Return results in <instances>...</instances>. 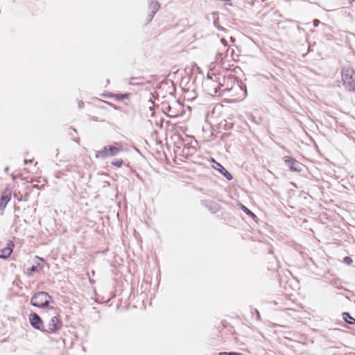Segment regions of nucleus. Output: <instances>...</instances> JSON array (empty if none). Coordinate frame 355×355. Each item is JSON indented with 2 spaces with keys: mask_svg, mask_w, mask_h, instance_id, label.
Returning a JSON list of instances; mask_svg holds the SVG:
<instances>
[{
  "mask_svg": "<svg viewBox=\"0 0 355 355\" xmlns=\"http://www.w3.org/2000/svg\"><path fill=\"white\" fill-rule=\"evenodd\" d=\"M350 2L355 1V0H349Z\"/></svg>",
  "mask_w": 355,
  "mask_h": 355,
  "instance_id": "24",
  "label": "nucleus"
},
{
  "mask_svg": "<svg viewBox=\"0 0 355 355\" xmlns=\"http://www.w3.org/2000/svg\"><path fill=\"white\" fill-rule=\"evenodd\" d=\"M83 105H84V103L83 101H79L78 106L80 108L83 107Z\"/></svg>",
  "mask_w": 355,
  "mask_h": 355,
  "instance_id": "20",
  "label": "nucleus"
},
{
  "mask_svg": "<svg viewBox=\"0 0 355 355\" xmlns=\"http://www.w3.org/2000/svg\"><path fill=\"white\" fill-rule=\"evenodd\" d=\"M219 355H242V354L238 353V352H220Z\"/></svg>",
  "mask_w": 355,
  "mask_h": 355,
  "instance_id": "14",
  "label": "nucleus"
},
{
  "mask_svg": "<svg viewBox=\"0 0 355 355\" xmlns=\"http://www.w3.org/2000/svg\"><path fill=\"white\" fill-rule=\"evenodd\" d=\"M29 320L34 328L42 330L43 322L37 313H31L29 316Z\"/></svg>",
  "mask_w": 355,
  "mask_h": 355,
  "instance_id": "4",
  "label": "nucleus"
},
{
  "mask_svg": "<svg viewBox=\"0 0 355 355\" xmlns=\"http://www.w3.org/2000/svg\"><path fill=\"white\" fill-rule=\"evenodd\" d=\"M122 148L120 146H107L101 150L96 151V157L105 159L109 156H114L122 151Z\"/></svg>",
  "mask_w": 355,
  "mask_h": 355,
  "instance_id": "3",
  "label": "nucleus"
},
{
  "mask_svg": "<svg viewBox=\"0 0 355 355\" xmlns=\"http://www.w3.org/2000/svg\"><path fill=\"white\" fill-rule=\"evenodd\" d=\"M32 162V160H31V159H30V160L25 159V160H24V163H25V164H27V163H28V162Z\"/></svg>",
  "mask_w": 355,
  "mask_h": 355,
  "instance_id": "21",
  "label": "nucleus"
},
{
  "mask_svg": "<svg viewBox=\"0 0 355 355\" xmlns=\"http://www.w3.org/2000/svg\"><path fill=\"white\" fill-rule=\"evenodd\" d=\"M10 193H4L3 194V196H1V201H0V209H4L8 202L10 201Z\"/></svg>",
  "mask_w": 355,
  "mask_h": 355,
  "instance_id": "9",
  "label": "nucleus"
},
{
  "mask_svg": "<svg viewBox=\"0 0 355 355\" xmlns=\"http://www.w3.org/2000/svg\"><path fill=\"white\" fill-rule=\"evenodd\" d=\"M320 24V21L318 19L313 20L314 26L317 27Z\"/></svg>",
  "mask_w": 355,
  "mask_h": 355,
  "instance_id": "19",
  "label": "nucleus"
},
{
  "mask_svg": "<svg viewBox=\"0 0 355 355\" xmlns=\"http://www.w3.org/2000/svg\"><path fill=\"white\" fill-rule=\"evenodd\" d=\"M211 162H214V164H215V162H216L214 160V159H213V158H211Z\"/></svg>",
  "mask_w": 355,
  "mask_h": 355,
  "instance_id": "23",
  "label": "nucleus"
},
{
  "mask_svg": "<svg viewBox=\"0 0 355 355\" xmlns=\"http://www.w3.org/2000/svg\"><path fill=\"white\" fill-rule=\"evenodd\" d=\"M344 262L349 265L352 263V259L349 257H345L344 258Z\"/></svg>",
  "mask_w": 355,
  "mask_h": 355,
  "instance_id": "16",
  "label": "nucleus"
},
{
  "mask_svg": "<svg viewBox=\"0 0 355 355\" xmlns=\"http://www.w3.org/2000/svg\"><path fill=\"white\" fill-rule=\"evenodd\" d=\"M30 270H31V272H38V271H39V269H38V267H37V266H33L31 268Z\"/></svg>",
  "mask_w": 355,
  "mask_h": 355,
  "instance_id": "17",
  "label": "nucleus"
},
{
  "mask_svg": "<svg viewBox=\"0 0 355 355\" xmlns=\"http://www.w3.org/2000/svg\"><path fill=\"white\" fill-rule=\"evenodd\" d=\"M49 329L50 332H55L57 330L60 329L61 327V322L60 320L54 316L51 319V321L49 323Z\"/></svg>",
  "mask_w": 355,
  "mask_h": 355,
  "instance_id": "7",
  "label": "nucleus"
},
{
  "mask_svg": "<svg viewBox=\"0 0 355 355\" xmlns=\"http://www.w3.org/2000/svg\"><path fill=\"white\" fill-rule=\"evenodd\" d=\"M205 85L207 87V92L210 95H215L220 88L219 83L213 82L210 78H208V80H206Z\"/></svg>",
  "mask_w": 355,
  "mask_h": 355,
  "instance_id": "5",
  "label": "nucleus"
},
{
  "mask_svg": "<svg viewBox=\"0 0 355 355\" xmlns=\"http://www.w3.org/2000/svg\"><path fill=\"white\" fill-rule=\"evenodd\" d=\"M123 160L121 159H116L115 161L112 162V164L116 166L117 167H121L123 164Z\"/></svg>",
  "mask_w": 355,
  "mask_h": 355,
  "instance_id": "13",
  "label": "nucleus"
},
{
  "mask_svg": "<svg viewBox=\"0 0 355 355\" xmlns=\"http://www.w3.org/2000/svg\"><path fill=\"white\" fill-rule=\"evenodd\" d=\"M150 8L152 9L153 15L159 10V5L157 1L152 2L150 4Z\"/></svg>",
  "mask_w": 355,
  "mask_h": 355,
  "instance_id": "12",
  "label": "nucleus"
},
{
  "mask_svg": "<svg viewBox=\"0 0 355 355\" xmlns=\"http://www.w3.org/2000/svg\"><path fill=\"white\" fill-rule=\"evenodd\" d=\"M221 42H222L223 44H225V45H226V41H225V39H222V40H221Z\"/></svg>",
  "mask_w": 355,
  "mask_h": 355,
  "instance_id": "22",
  "label": "nucleus"
},
{
  "mask_svg": "<svg viewBox=\"0 0 355 355\" xmlns=\"http://www.w3.org/2000/svg\"><path fill=\"white\" fill-rule=\"evenodd\" d=\"M14 247V243L12 241H9L6 246L2 249L0 248V258L7 259L10 257V254L12 252Z\"/></svg>",
  "mask_w": 355,
  "mask_h": 355,
  "instance_id": "6",
  "label": "nucleus"
},
{
  "mask_svg": "<svg viewBox=\"0 0 355 355\" xmlns=\"http://www.w3.org/2000/svg\"><path fill=\"white\" fill-rule=\"evenodd\" d=\"M341 74L345 87L348 91H355V70L350 67H343Z\"/></svg>",
  "mask_w": 355,
  "mask_h": 355,
  "instance_id": "1",
  "label": "nucleus"
},
{
  "mask_svg": "<svg viewBox=\"0 0 355 355\" xmlns=\"http://www.w3.org/2000/svg\"><path fill=\"white\" fill-rule=\"evenodd\" d=\"M288 166L290 167V169L293 171H300L302 170L301 164L296 161L295 159L292 161V162H291V164Z\"/></svg>",
  "mask_w": 355,
  "mask_h": 355,
  "instance_id": "10",
  "label": "nucleus"
},
{
  "mask_svg": "<svg viewBox=\"0 0 355 355\" xmlns=\"http://www.w3.org/2000/svg\"><path fill=\"white\" fill-rule=\"evenodd\" d=\"M343 320L351 324H353L355 323V319L352 318L349 313L345 312L343 313Z\"/></svg>",
  "mask_w": 355,
  "mask_h": 355,
  "instance_id": "11",
  "label": "nucleus"
},
{
  "mask_svg": "<svg viewBox=\"0 0 355 355\" xmlns=\"http://www.w3.org/2000/svg\"><path fill=\"white\" fill-rule=\"evenodd\" d=\"M51 297L46 292H38L33 295L31 299V304L37 307L44 308L46 307Z\"/></svg>",
  "mask_w": 355,
  "mask_h": 355,
  "instance_id": "2",
  "label": "nucleus"
},
{
  "mask_svg": "<svg viewBox=\"0 0 355 355\" xmlns=\"http://www.w3.org/2000/svg\"><path fill=\"white\" fill-rule=\"evenodd\" d=\"M213 167L218 171L228 180H232V175L220 163L215 162V165H214Z\"/></svg>",
  "mask_w": 355,
  "mask_h": 355,
  "instance_id": "8",
  "label": "nucleus"
},
{
  "mask_svg": "<svg viewBox=\"0 0 355 355\" xmlns=\"http://www.w3.org/2000/svg\"><path fill=\"white\" fill-rule=\"evenodd\" d=\"M242 209H243L244 211H245L247 214H250V215H253V214L248 209L246 208L245 206H243L242 207Z\"/></svg>",
  "mask_w": 355,
  "mask_h": 355,
  "instance_id": "18",
  "label": "nucleus"
},
{
  "mask_svg": "<svg viewBox=\"0 0 355 355\" xmlns=\"http://www.w3.org/2000/svg\"><path fill=\"white\" fill-rule=\"evenodd\" d=\"M284 162L286 163H287L288 165L291 164V162H292V161L294 160L293 158H292L291 157H289V156L284 157Z\"/></svg>",
  "mask_w": 355,
  "mask_h": 355,
  "instance_id": "15",
  "label": "nucleus"
}]
</instances>
